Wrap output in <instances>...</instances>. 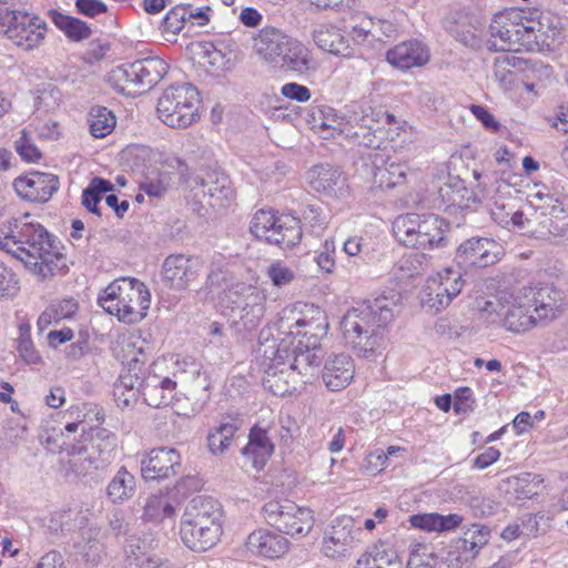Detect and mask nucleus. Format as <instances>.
Masks as SVG:
<instances>
[{
	"label": "nucleus",
	"mask_w": 568,
	"mask_h": 568,
	"mask_svg": "<svg viewBox=\"0 0 568 568\" xmlns=\"http://www.w3.org/2000/svg\"><path fill=\"white\" fill-rule=\"evenodd\" d=\"M393 318V310L385 296L364 301L343 316V337L358 356L368 357L383 346L385 327Z\"/></svg>",
	"instance_id": "1"
},
{
	"label": "nucleus",
	"mask_w": 568,
	"mask_h": 568,
	"mask_svg": "<svg viewBox=\"0 0 568 568\" xmlns=\"http://www.w3.org/2000/svg\"><path fill=\"white\" fill-rule=\"evenodd\" d=\"M13 226V257L21 261L26 267L45 280L54 275L60 268L63 255L59 251L51 234L39 223H22L12 219Z\"/></svg>",
	"instance_id": "2"
},
{
	"label": "nucleus",
	"mask_w": 568,
	"mask_h": 568,
	"mask_svg": "<svg viewBox=\"0 0 568 568\" xmlns=\"http://www.w3.org/2000/svg\"><path fill=\"white\" fill-rule=\"evenodd\" d=\"M266 294L263 290L239 283L221 296L222 313L229 317L237 333H251L262 323L266 312Z\"/></svg>",
	"instance_id": "3"
},
{
	"label": "nucleus",
	"mask_w": 568,
	"mask_h": 568,
	"mask_svg": "<svg viewBox=\"0 0 568 568\" xmlns=\"http://www.w3.org/2000/svg\"><path fill=\"white\" fill-rule=\"evenodd\" d=\"M151 295L144 283L122 277L112 282L99 296L100 306L128 324L141 321L150 307Z\"/></svg>",
	"instance_id": "4"
},
{
	"label": "nucleus",
	"mask_w": 568,
	"mask_h": 568,
	"mask_svg": "<svg viewBox=\"0 0 568 568\" xmlns=\"http://www.w3.org/2000/svg\"><path fill=\"white\" fill-rule=\"evenodd\" d=\"M449 223L435 214L408 213L393 222L396 240L406 247L434 250L447 246Z\"/></svg>",
	"instance_id": "5"
},
{
	"label": "nucleus",
	"mask_w": 568,
	"mask_h": 568,
	"mask_svg": "<svg viewBox=\"0 0 568 568\" xmlns=\"http://www.w3.org/2000/svg\"><path fill=\"white\" fill-rule=\"evenodd\" d=\"M276 325L278 334L283 335L281 338L301 343L305 347H320V342L328 329L325 312L308 304L284 307Z\"/></svg>",
	"instance_id": "6"
},
{
	"label": "nucleus",
	"mask_w": 568,
	"mask_h": 568,
	"mask_svg": "<svg viewBox=\"0 0 568 568\" xmlns=\"http://www.w3.org/2000/svg\"><path fill=\"white\" fill-rule=\"evenodd\" d=\"M529 305L523 288L517 294L503 292L493 298L478 302V308L486 314L488 323L515 334L525 333L538 325Z\"/></svg>",
	"instance_id": "7"
},
{
	"label": "nucleus",
	"mask_w": 568,
	"mask_h": 568,
	"mask_svg": "<svg viewBox=\"0 0 568 568\" xmlns=\"http://www.w3.org/2000/svg\"><path fill=\"white\" fill-rule=\"evenodd\" d=\"M270 332L263 329L260 334L258 353L263 356L265 376L263 386L275 396H286L298 390L303 385L294 383L293 377L287 373L286 359L290 357V345L286 338H273L267 336Z\"/></svg>",
	"instance_id": "8"
},
{
	"label": "nucleus",
	"mask_w": 568,
	"mask_h": 568,
	"mask_svg": "<svg viewBox=\"0 0 568 568\" xmlns=\"http://www.w3.org/2000/svg\"><path fill=\"white\" fill-rule=\"evenodd\" d=\"M169 64L159 57H150L116 67L109 82L123 94L143 93L156 85L168 73Z\"/></svg>",
	"instance_id": "9"
},
{
	"label": "nucleus",
	"mask_w": 568,
	"mask_h": 568,
	"mask_svg": "<svg viewBox=\"0 0 568 568\" xmlns=\"http://www.w3.org/2000/svg\"><path fill=\"white\" fill-rule=\"evenodd\" d=\"M199 91L191 83H182L166 88L158 101V113L164 124L184 129L196 118Z\"/></svg>",
	"instance_id": "10"
},
{
	"label": "nucleus",
	"mask_w": 568,
	"mask_h": 568,
	"mask_svg": "<svg viewBox=\"0 0 568 568\" xmlns=\"http://www.w3.org/2000/svg\"><path fill=\"white\" fill-rule=\"evenodd\" d=\"M490 49L495 51H529L526 8L505 9L489 24Z\"/></svg>",
	"instance_id": "11"
},
{
	"label": "nucleus",
	"mask_w": 568,
	"mask_h": 568,
	"mask_svg": "<svg viewBox=\"0 0 568 568\" xmlns=\"http://www.w3.org/2000/svg\"><path fill=\"white\" fill-rule=\"evenodd\" d=\"M250 231L256 239L284 248L293 247L302 239L301 221L290 215L278 216L273 210L256 211Z\"/></svg>",
	"instance_id": "12"
},
{
	"label": "nucleus",
	"mask_w": 568,
	"mask_h": 568,
	"mask_svg": "<svg viewBox=\"0 0 568 568\" xmlns=\"http://www.w3.org/2000/svg\"><path fill=\"white\" fill-rule=\"evenodd\" d=\"M265 521L282 534L306 536L314 526L313 511L290 499H273L262 508Z\"/></svg>",
	"instance_id": "13"
},
{
	"label": "nucleus",
	"mask_w": 568,
	"mask_h": 568,
	"mask_svg": "<svg viewBox=\"0 0 568 568\" xmlns=\"http://www.w3.org/2000/svg\"><path fill=\"white\" fill-rule=\"evenodd\" d=\"M110 452L109 443L101 457L90 454L88 446L70 445L60 452L58 471L67 481H78L94 470L105 468L110 464Z\"/></svg>",
	"instance_id": "14"
},
{
	"label": "nucleus",
	"mask_w": 568,
	"mask_h": 568,
	"mask_svg": "<svg viewBox=\"0 0 568 568\" xmlns=\"http://www.w3.org/2000/svg\"><path fill=\"white\" fill-rule=\"evenodd\" d=\"M0 20L3 26H7L8 39L26 51L33 50L44 40L47 23L38 16L22 11H8Z\"/></svg>",
	"instance_id": "15"
},
{
	"label": "nucleus",
	"mask_w": 568,
	"mask_h": 568,
	"mask_svg": "<svg viewBox=\"0 0 568 568\" xmlns=\"http://www.w3.org/2000/svg\"><path fill=\"white\" fill-rule=\"evenodd\" d=\"M464 281L460 271L445 268L427 280L423 290L422 302L439 312L447 307L462 292Z\"/></svg>",
	"instance_id": "16"
},
{
	"label": "nucleus",
	"mask_w": 568,
	"mask_h": 568,
	"mask_svg": "<svg viewBox=\"0 0 568 568\" xmlns=\"http://www.w3.org/2000/svg\"><path fill=\"white\" fill-rule=\"evenodd\" d=\"M544 201L541 205L536 209V230L535 237L548 240L551 236H564L568 232V211L559 197L552 194H544L541 192L535 195Z\"/></svg>",
	"instance_id": "17"
},
{
	"label": "nucleus",
	"mask_w": 568,
	"mask_h": 568,
	"mask_svg": "<svg viewBox=\"0 0 568 568\" xmlns=\"http://www.w3.org/2000/svg\"><path fill=\"white\" fill-rule=\"evenodd\" d=\"M521 288L538 324H548L562 314L564 295L552 284L528 285Z\"/></svg>",
	"instance_id": "18"
},
{
	"label": "nucleus",
	"mask_w": 568,
	"mask_h": 568,
	"mask_svg": "<svg viewBox=\"0 0 568 568\" xmlns=\"http://www.w3.org/2000/svg\"><path fill=\"white\" fill-rule=\"evenodd\" d=\"M529 51H541L549 48L560 36L562 26L560 18L538 8H526Z\"/></svg>",
	"instance_id": "19"
},
{
	"label": "nucleus",
	"mask_w": 568,
	"mask_h": 568,
	"mask_svg": "<svg viewBox=\"0 0 568 568\" xmlns=\"http://www.w3.org/2000/svg\"><path fill=\"white\" fill-rule=\"evenodd\" d=\"M503 253L501 245L496 241L487 237H471L458 246L455 261L465 270L487 267L497 263Z\"/></svg>",
	"instance_id": "20"
},
{
	"label": "nucleus",
	"mask_w": 568,
	"mask_h": 568,
	"mask_svg": "<svg viewBox=\"0 0 568 568\" xmlns=\"http://www.w3.org/2000/svg\"><path fill=\"white\" fill-rule=\"evenodd\" d=\"M290 345V357L286 359L287 369L284 373L293 377L294 383H301L303 386L312 383L317 376L322 363L323 354L320 347H305L301 343L287 341Z\"/></svg>",
	"instance_id": "21"
},
{
	"label": "nucleus",
	"mask_w": 568,
	"mask_h": 568,
	"mask_svg": "<svg viewBox=\"0 0 568 568\" xmlns=\"http://www.w3.org/2000/svg\"><path fill=\"white\" fill-rule=\"evenodd\" d=\"M59 178L51 173L29 172L13 181L17 194L27 201L45 203L59 190Z\"/></svg>",
	"instance_id": "22"
},
{
	"label": "nucleus",
	"mask_w": 568,
	"mask_h": 568,
	"mask_svg": "<svg viewBox=\"0 0 568 568\" xmlns=\"http://www.w3.org/2000/svg\"><path fill=\"white\" fill-rule=\"evenodd\" d=\"M202 263L196 257L183 254L170 255L164 260L162 277L173 290L184 291L199 276Z\"/></svg>",
	"instance_id": "23"
},
{
	"label": "nucleus",
	"mask_w": 568,
	"mask_h": 568,
	"mask_svg": "<svg viewBox=\"0 0 568 568\" xmlns=\"http://www.w3.org/2000/svg\"><path fill=\"white\" fill-rule=\"evenodd\" d=\"M373 183L379 189H393L404 185L407 176L416 175L406 163H397L381 153L369 155Z\"/></svg>",
	"instance_id": "24"
},
{
	"label": "nucleus",
	"mask_w": 568,
	"mask_h": 568,
	"mask_svg": "<svg viewBox=\"0 0 568 568\" xmlns=\"http://www.w3.org/2000/svg\"><path fill=\"white\" fill-rule=\"evenodd\" d=\"M361 528L355 526L353 518H335L323 539V552L328 558L345 556L348 547L355 541Z\"/></svg>",
	"instance_id": "25"
},
{
	"label": "nucleus",
	"mask_w": 568,
	"mask_h": 568,
	"mask_svg": "<svg viewBox=\"0 0 568 568\" xmlns=\"http://www.w3.org/2000/svg\"><path fill=\"white\" fill-rule=\"evenodd\" d=\"M180 467V454L169 447L152 449L141 462V473L145 480L170 478L178 474Z\"/></svg>",
	"instance_id": "26"
},
{
	"label": "nucleus",
	"mask_w": 568,
	"mask_h": 568,
	"mask_svg": "<svg viewBox=\"0 0 568 568\" xmlns=\"http://www.w3.org/2000/svg\"><path fill=\"white\" fill-rule=\"evenodd\" d=\"M222 510L220 504L213 498L196 497L186 506L183 520L203 527L214 534L222 535Z\"/></svg>",
	"instance_id": "27"
},
{
	"label": "nucleus",
	"mask_w": 568,
	"mask_h": 568,
	"mask_svg": "<svg viewBox=\"0 0 568 568\" xmlns=\"http://www.w3.org/2000/svg\"><path fill=\"white\" fill-rule=\"evenodd\" d=\"M273 65L280 67L285 72L297 75H306L316 69L311 50L297 38L292 37L283 53L277 57Z\"/></svg>",
	"instance_id": "28"
},
{
	"label": "nucleus",
	"mask_w": 568,
	"mask_h": 568,
	"mask_svg": "<svg viewBox=\"0 0 568 568\" xmlns=\"http://www.w3.org/2000/svg\"><path fill=\"white\" fill-rule=\"evenodd\" d=\"M291 38L284 30L266 26L253 37V50L260 59L274 64Z\"/></svg>",
	"instance_id": "29"
},
{
	"label": "nucleus",
	"mask_w": 568,
	"mask_h": 568,
	"mask_svg": "<svg viewBox=\"0 0 568 568\" xmlns=\"http://www.w3.org/2000/svg\"><path fill=\"white\" fill-rule=\"evenodd\" d=\"M427 47L417 40L402 42L387 51V61L402 70L418 68L429 61Z\"/></svg>",
	"instance_id": "30"
},
{
	"label": "nucleus",
	"mask_w": 568,
	"mask_h": 568,
	"mask_svg": "<svg viewBox=\"0 0 568 568\" xmlns=\"http://www.w3.org/2000/svg\"><path fill=\"white\" fill-rule=\"evenodd\" d=\"M146 376L144 365H126L114 385L116 400L122 402L124 406L135 402L143 392Z\"/></svg>",
	"instance_id": "31"
},
{
	"label": "nucleus",
	"mask_w": 568,
	"mask_h": 568,
	"mask_svg": "<svg viewBox=\"0 0 568 568\" xmlns=\"http://www.w3.org/2000/svg\"><path fill=\"white\" fill-rule=\"evenodd\" d=\"M355 367L351 356L336 354L325 362L322 377L326 387L333 392L345 388L354 377Z\"/></svg>",
	"instance_id": "32"
},
{
	"label": "nucleus",
	"mask_w": 568,
	"mask_h": 568,
	"mask_svg": "<svg viewBox=\"0 0 568 568\" xmlns=\"http://www.w3.org/2000/svg\"><path fill=\"white\" fill-rule=\"evenodd\" d=\"M274 452V444L267 435L266 429L254 425L248 434V442L242 448L244 458L255 469H262Z\"/></svg>",
	"instance_id": "33"
},
{
	"label": "nucleus",
	"mask_w": 568,
	"mask_h": 568,
	"mask_svg": "<svg viewBox=\"0 0 568 568\" xmlns=\"http://www.w3.org/2000/svg\"><path fill=\"white\" fill-rule=\"evenodd\" d=\"M437 201L438 207L446 211L465 210L470 206V203L475 202V195L473 191L466 187L463 180L453 178L438 189Z\"/></svg>",
	"instance_id": "34"
},
{
	"label": "nucleus",
	"mask_w": 568,
	"mask_h": 568,
	"mask_svg": "<svg viewBox=\"0 0 568 568\" xmlns=\"http://www.w3.org/2000/svg\"><path fill=\"white\" fill-rule=\"evenodd\" d=\"M176 382L170 377L148 374L142 396L144 402L154 408L168 406L175 396Z\"/></svg>",
	"instance_id": "35"
},
{
	"label": "nucleus",
	"mask_w": 568,
	"mask_h": 568,
	"mask_svg": "<svg viewBox=\"0 0 568 568\" xmlns=\"http://www.w3.org/2000/svg\"><path fill=\"white\" fill-rule=\"evenodd\" d=\"M246 547L255 555L275 558L286 552L287 540L282 535L261 529L247 537Z\"/></svg>",
	"instance_id": "36"
},
{
	"label": "nucleus",
	"mask_w": 568,
	"mask_h": 568,
	"mask_svg": "<svg viewBox=\"0 0 568 568\" xmlns=\"http://www.w3.org/2000/svg\"><path fill=\"white\" fill-rule=\"evenodd\" d=\"M196 184L201 187L203 196L207 195L212 200V206L223 205L225 201L233 199L231 181L223 172H206L205 176L196 179Z\"/></svg>",
	"instance_id": "37"
},
{
	"label": "nucleus",
	"mask_w": 568,
	"mask_h": 568,
	"mask_svg": "<svg viewBox=\"0 0 568 568\" xmlns=\"http://www.w3.org/2000/svg\"><path fill=\"white\" fill-rule=\"evenodd\" d=\"M347 121L356 125H364L372 129L374 133L384 138L385 126L397 124L396 116L388 113L383 106L362 105L359 111H355L349 115Z\"/></svg>",
	"instance_id": "38"
},
{
	"label": "nucleus",
	"mask_w": 568,
	"mask_h": 568,
	"mask_svg": "<svg viewBox=\"0 0 568 568\" xmlns=\"http://www.w3.org/2000/svg\"><path fill=\"white\" fill-rule=\"evenodd\" d=\"M343 173L331 165H317L310 172V183L316 192L338 196L345 186Z\"/></svg>",
	"instance_id": "39"
},
{
	"label": "nucleus",
	"mask_w": 568,
	"mask_h": 568,
	"mask_svg": "<svg viewBox=\"0 0 568 568\" xmlns=\"http://www.w3.org/2000/svg\"><path fill=\"white\" fill-rule=\"evenodd\" d=\"M180 536L183 544L193 551H206L220 539V535L181 519Z\"/></svg>",
	"instance_id": "40"
},
{
	"label": "nucleus",
	"mask_w": 568,
	"mask_h": 568,
	"mask_svg": "<svg viewBox=\"0 0 568 568\" xmlns=\"http://www.w3.org/2000/svg\"><path fill=\"white\" fill-rule=\"evenodd\" d=\"M135 490V477L125 467H121L110 480L106 487V496L111 503L122 504L131 499Z\"/></svg>",
	"instance_id": "41"
},
{
	"label": "nucleus",
	"mask_w": 568,
	"mask_h": 568,
	"mask_svg": "<svg viewBox=\"0 0 568 568\" xmlns=\"http://www.w3.org/2000/svg\"><path fill=\"white\" fill-rule=\"evenodd\" d=\"M50 17L55 27L71 41L80 42L89 39L92 34V30L87 22L78 18L63 14L57 10H51Z\"/></svg>",
	"instance_id": "42"
},
{
	"label": "nucleus",
	"mask_w": 568,
	"mask_h": 568,
	"mask_svg": "<svg viewBox=\"0 0 568 568\" xmlns=\"http://www.w3.org/2000/svg\"><path fill=\"white\" fill-rule=\"evenodd\" d=\"M316 45L335 55L351 57L353 50L348 40L337 30H316L313 33Z\"/></svg>",
	"instance_id": "43"
},
{
	"label": "nucleus",
	"mask_w": 568,
	"mask_h": 568,
	"mask_svg": "<svg viewBox=\"0 0 568 568\" xmlns=\"http://www.w3.org/2000/svg\"><path fill=\"white\" fill-rule=\"evenodd\" d=\"M78 302L73 298H64L50 304L39 316L37 325L40 332L52 323L71 317L78 311Z\"/></svg>",
	"instance_id": "44"
},
{
	"label": "nucleus",
	"mask_w": 568,
	"mask_h": 568,
	"mask_svg": "<svg viewBox=\"0 0 568 568\" xmlns=\"http://www.w3.org/2000/svg\"><path fill=\"white\" fill-rule=\"evenodd\" d=\"M90 132L94 138H105L115 128V115L105 106L94 105L88 114Z\"/></svg>",
	"instance_id": "45"
},
{
	"label": "nucleus",
	"mask_w": 568,
	"mask_h": 568,
	"mask_svg": "<svg viewBox=\"0 0 568 568\" xmlns=\"http://www.w3.org/2000/svg\"><path fill=\"white\" fill-rule=\"evenodd\" d=\"M122 363L125 365H144L146 355L144 352L145 341L138 334H129L123 336L119 343Z\"/></svg>",
	"instance_id": "46"
},
{
	"label": "nucleus",
	"mask_w": 568,
	"mask_h": 568,
	"mask_svg": "<svg viewBox=\"0 0 568 568\" xmlns=\"http://www.w3.org/2000/svg\"><path fill=\"white\" fill-rule=\"evenodd\" d=\"M344 135L351 142L369 149L378 150L383 144V136L374 133L372 129L365 128L364 125H356L351 121H347Z\"/></svg>",
	"instance_id": "47"
},
{
	"label": "nucleus",
	"mask_w": 568,
	"mask_h": 568,
	"mask_svg": "<svg viewBox=\"0 0 568 568\" xmlns=\"http://www.w3.org/2000/svg\"><path fill=\"white\" fill-rule=\"evenodd\" d=\"M542 481L540 475L524 473L508 478L507 484L514 489L518 499H529L538 494Z\"/></svg>",
	"instance_id": "48"
},
{
	"label": "nucleus",
	"mask_w": 568,
	"mask_h": 568,
	"mask_svg": "<svg viewBox=\"0 0 568 568\" xmlns=\"http://www.w3.org/2000/svg\"><path fill=\"white\" fill-rule=\"evenodd\" d=\"M489 536L490 530L488 527L474 524L464 532V538L460 540L462 548L465 552L469 551L473 558L488 544Z\"/></svg>",
	"instance_id": "49"
},
{
	"label": "nucleus",
	"mask_w": 568,
	"mask_h": 568,
	"mask_svg": "<svg viewBox=\"0 0 568 568\" xmlns=\"http://www.w3.org/2000/svg\"><path fill=\"white\" fill-rule=\"evenodd\" d=\"M175 508L163 496L152 495L144 505L143 518L151 521H161L164 518H172Z\"/></svg>",
	"instance_id": "50"
},
{
	"label": "nucleus",
	"mask_w": 568,
	"mask_h": 568,
	"mask_svg": "<svg viewBox=\"0 0 568 568\" xmlns=\"http://www.w3.org/2000/svg\"><path fill=\"white\" fill-rule=\"evenodd\" d=\"M171 183L169 172L159 171L146 175L140 183V189L151 197H161Z\"/></svg>",
	"instance_id": "51"
},
{
	"label": "nucleus",
	"mask_w": 568,
	"mask_h": 568,
	"mask_svg": "<svg viewBox=\"0 0 568 568\" xmlns=\"http://www.w3.org/2000/svg\"><path fill=\"white\" fill-rule=\"evenodd\" d=\"M346 124L347 120L344 118L327 113L323 118L315 119L314 128L323 139H331L336 135H344Z\"/></svg>",
	"instance_id": "52"
},
{
	"label": "nucleus",
	"mask_w": 568,
	"mask_h": 568,
	"mask_svg": "<svg viewBox=\"0 0 568 568\" xmlns=\"http://www.w3.org/2000/svg\"><path fill=\"white\" fill-rule=\"evenodd\" d=\"M515 65V57L497 59L494 64V78L505 91L510 90L516 82V73L511 70Z\"/></svg>",
	"instance_id": "53"
},
{
	"label": "nucleus",
	"mask_w": 568,
	"mask_h": 568,
	"mask_svg": "<svg viewBox=\"0 0 568 568\" xmlns=\"http://www.w3.org/2000/svg\"><path fill=\"white\" fill-rule=\"evenodd\" d=\"M17 351L19 356L28 364H37L41 361V357L31 341L29 325L20 326Z\"/></svg>",
	"instance_id": "54"
},
{
	"label": "nucleus",
	"mask_w": 568,
	"mask_h": 568,
	"mask_svg": "<svg viewBox=\"0 0 568 568\" xmlns=\"http://www.w3.org/2000/svg\"><path fill=\"white\" fill-rule=\"evenodd\" d=\"M303 220L310 225L315 234H321L327 225V215L323 213L321 206L307 204L302 212Z\"/></svg>",
	"instance_id": "55"
},
{
	"label": "nucleus",
	"mask_w": 568,
	"mask_h": 568,
	"mask_svg": "<svg viewBox=\"0 0 568 568\" xmlns=\"http://www.w3.org/2000/svg\"><path fill=\"white\" fill-rule=\"evenodd\" d=\"M510 229L520 232L523 235L535 236L534 230H536V209L531 214L524 211H515L511 214Z\"/></svg>",
	"instance_id": "56"
},
{
	"label": "nucleus",
	"mask_w": 568,
	"mask_h": 568,
	"mask_svg": "<svg viewBox=\"0 0 568 568\" xmlns=\"http://www.w3.org/2000/svg\"><path fill=\"white\" fill-rule=\"evenodd\" d=\"M185 12L183 6H176L170 10L162 20V30L172 34L179 33L187 24Z\"/></svg>",
	"instance_id": "57"
},
{
	"label": "nucleus",
	"mask_w": 568,
	"mask_h": 568,
	"mask_svg": "<svg viewBox=\"0 0 568 568\" xmlns=\"http://www.w3.org/2000/svg\"><path fill=\"white\" fill-rule=\"evenodd\" d=\"M272 284L276 287H283L291 284L295 278V273L292 268L282 262H274L267 267L266 272Z\"/></svg>",
	"instance_id": "58"
},
{
	"label": "nucleus",
	"mask_w": 568,
	"mask_h": 568,
	"mask_svg": "<svg viewBox=\"0 0 568 568\" xmlns=\"http://www.w3.org/2000/svg\"><path fill=\"white\" fill-rule=\"evenodd\" d=\"M387 462L388 455L383 449L377 448L365 456L362 468L368 475H376L386 467Z\"/></svg>",
	"instance_id": "59"
},
{
	"label": "nucleus",
	"mask_w": 568,
	"mask_h": 568,
	"mask_svg": "<svg viewBox=\"0 0 568 568\" xmlns=\"http://www.w3.org/2000/svg\"><path fill=\"white\" fill-rule=\"evenodd\" d=\"M16 150L27 162H37L41 159V152L28 138L26 130H22L20 139L16 141Z\"/></svg>",
	"instance_id": "60"
},
{
	"label": "nucleus",
	"mask_w": 568,
	"mask_h": 568,
	"mask_svg": "<svg viewBox=\"0 0 568 568\" xmlns=\"http://www.w3.org/2000/svg\"><path fill=\"white\" fill-rule=\"evenodd\" d=\"M97 438L93 439L91 446L89 447V453L93 454L95 457H101L102 452L105 449L108 443L110 444V462L113 459L114 449L116 446V438L113 434L108 433L105 429L100 430L97 434Z\"/></svg>",
	"instance_id": "61"
},
{
	"label": "nucleus",
	"mask_w": 568,
	"mask_h": 568,
	"mask_svg": "<svg viewBox=\"0 0 568 568\" xmlns=\"http://www.w3.org/2000/svg\"><path fill=\"white\" fill-rule=\"evenodd\" d=\"M473 390L469 387H459L454 395V409L457 414H466L473 410Z\"/></svg>",
	"instance_id": "62"
},
{
	"label": "nucleus",
	"mask_w": 568,
	"mask_h": 568,
	"mask_svg": "<svg viewBox=\"0 0 568 568\" xmlns=\"http://www.w3.org/2000/svg\"><path fill=\"white\" fill-rule=\"evenodd\" d=\"M19 282L0 262V297H10L18 293Z\"/></svg>",
	"instance_id": "63"
},
{
	"label": "nucleus",
	"mask_w": 568,
	"mask_h": 568,
	"mask_svg": "<svg viewBox=\"0 0 568 568\" xmlns=\"http://www.w3.org/2000/svg\"><path fill=\"white\" fill-rule=\"evenodd\" d=\"M407 568H449V565L439 562L433 555L415 554L410 557Z\"/></svg>",
	"instance_id": "64"
}]
</instances>
